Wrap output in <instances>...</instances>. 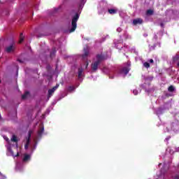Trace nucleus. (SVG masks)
I'll return each mask as SVG.
<instances>
[{
    "mask_svg": "<svg viewBox=\"0 0 179 179\" xmlns=\"http://www.w3.org/2000/svg\"><path fill=\"white\" fill-rule=\"evenodd\" d=\"M78 20H79V13H76L71 20V29H70V33H73V31L76 30Z\"/></svg>",
    "mask_w": 179,
    "mask_h": 179,
    "instance_id": "1",
    "label": "nucleus"
},
{
    "mask_svg": "<svg viewBox=\"0 0 179 179\" xmlns=\"http://www.w3.org/2000/svg\"><path fill=\"white\" fill-rule=\"evenodd\" d=\"M96 62L101 64V62H103V61H104V59H106V56H104V55H103V53L101 54H98L96 56Z\"/></svg>",
    "mask_w": 179,
    "mask_h": 179,
    "instance_id": "2",
    "label": "nucleus"
},
{
    "mask_svg": "<svg viewBox=\"0 0 179 179\" xmlns=\"http://www.w3.org/2000/svg\"><path fill=\"white\" fill-rule=\"evenodd\" d=\"M15 50H16V47L15 46V45L11 44L6 48V52H8V54H10V52H14Z\"/></svg>",
    "mask_w": 179,
    "mask_h": 179,
    "instance_id": "3",
    "label": "nucleus"
},
{
    "mask_svg": "<svg viewBox=\"0 0 179 179\" xmlns=\"http://www.w3.org/2000/svg\"><path fill=\"white\" fill-rule=\"evenodd\" d=\"M100 65V63L98 62L95 61L94 63L92 64L91 68L93 71V72H96L97 69H99V66Z\"/></svg>",
    "mask_w": 179,
    "mask_h": 179,
    "instance_id": "4",
    "label": "nucleus"
},
{
    "mask_svg": "<svg viewBox=\"0 0 179 179\" xmlns=\"http://www.w3.org/2000/svg\"><path fill=\"white\" fill-rule=\"evenodd\" d=\"M83 52H84V54L82 55L83 59H86V58H87V57H89V54H90L89 48H87V47L84 48Z\"/></svg>",
    "mask_w": 179,
    "mask_h": 179,
    "instance_id": "5",
    "label": "nucleus"
},
{
    "mask_svg": "<svg viewBox=\"0 0 179 179\" xmlns=\"http://www.w3.org/2000/svg\"><path fill=\"white\" fill-rule=\"evenodd\" d=\"M30 138H31V132L29 131L28 133V138H27V143L24 145V149L27 150V149L29 148V145H30Z\"/></svg>",
    "mask_w": 179,
    "mask_h": 179,
    "instance_id": "6",
    "label": "nucleus"
},
{
    "mask_svg": "<svg viewBox=\"0 0 179 179\" xmlns=\"http://www.w3.org/2000/svg\"><path fill=\"white\" fill-rule=\"evenodd\" d=\"M143 23V20L141 18H138L133 20V24L136 26V24H142Z\"/></svg>",
    "mask_w": 179,
    "mask_h": 179,
    "instance_id": "7",
    "label": "nucleus"
},
{
    "mask_svg": "<svg viewBox=\"0 0 179 179\" xmlns=\"http://www.w3.org/2000/svg\"><path fill=\"white\" fill-rule=\"evenodd\" d=\"M54 92H55V90H54L53 88L48 90V98L50 99V97H51V96H52V94L54 93Z\"/></svg>",
    "mask_w": 179,
    "mask_h": 179,
    "instance_id": "8",
    "label": "nucleus"
},
{
    "mask_svg": "<svg viewBox=\"0 0 179 179\" xmlns=\"http://www.w3.org/2000/svg\"><path fill=\"white\" fill-rule=\"evenodd\" d=\"M44 133V127H42L39 129L38 131V136H42L43 134Z\"/></svg>",
    "mask_w": 179,
    "mask_h": 179,
    "instance_id": "9",
    "label": "nucleus"
},
{
    "mask_svg": "<svg viewBox=\"0 0 179 179\" xmlns=\"http://www.w3.org/2000/svg\"><path fill=\"white\" fill-rule=\"evenodd\" d=\"M122 72H123L124 75H128V73H129V69H128L127 67H124L122 70Z\"/></svg>",
    "mask_w": 179,
    "mask_h": 179,
    "instance_id": "10",
    "label": "nucleus"
},
{
    "mask_svg": "<svg viewBox=\"0 0 179 179\" xmlns=\"http://www.w3.org/2000/svg\"><path fill=\"white\" fill-rule=\"evenodd\" d=\"M82 75H83V69L82 67L78 68V78H82Z\"/></svg>",
    "mask_w": 179,
    "mask_h": 179,
    "instance_id": "11",
    "label": "nucleus"
},
{
    "mask_svg": "<svg viewBox=\"0 0 179 179\" xmlns=\"http://www.w3.org/2000/svg\"><path fill=\"white\" fill-rule=\"evenodd\" d=\"M57 53V50L55 48H53L50 52V58H54L55 57V54Z\"/></svg>",
    "mask_w": 179,
    "mask_h": 179,
    "instance_id": "12",
    "label": "nucleus"
},
{
    "mask_svg": "<svg viewBox=\"0 0 179 179\" xmlns=\"http://www.w3.org/2000/svg\"><path fill=\"white\" fill-rule=\"evenodd\" d=\"M108 13L110 15H115V13H117V10L116 9H113V8H110V9H108Z\"/></svg>",
    "mask_w": 179,
    "mask_h": 179,
    "instance_id": "13",
    "label": "nucleus"
},
{
    "mask_svg": "<svg viewBox=\"0 0 179 179\" xmlns=\"http://www.w3.org/2000/svg\"><path fill=\"white\" fill-rule=\"evenodd\" d=\"M153 13H154V11L152 9L147 10V11H146V15L148 16H152V15H153Z\"/></svg>",
    "mask_w": 179,
    "mask_h": 179,
    "instance_id": "14",
    "label": "nucleus"
},
{
    "mask_svg": "<svg viewBox=\"0 0 179 179\" xmlns=\"http://www.w3.org/2000/svg\"><path fill=\"white\" fill-rule=\"evenodd\" d=\"M29 94H30V92H26L22 96V100H24V99H27V96H28Z\"/></svg>",
    "mask_w": 179,
    "mask_h": 179,
    "instance_id": "15",
    "label": "nucleus"
},
{
    "mask_svg": "<svg viewBox=\"0 0 179 179\" xmlns=\"http://www.w3.org/2000/svg\"><path fill=\"white\" fill-rule=\"evenodd\" d=\"M28 160H30V155H25L23 158V162H27Z\"/></svg>",
    "mask_w": 179,
    "mask_h": 179,
    "instance_id": "16",
    "label": "nucleus"
},
{
    "mask_svg": "<svg viewBox=\"0 0 179 179\" xmlns=\"http://www.w3.org/2000/svg\"><path fill=\"white\" fill-rule=\"evenodd\" d=\"M173 62H177V61L179 60V55H178V54H176V55L173 57Z\"/></svg>",
    "mask_w": 179,
    "mask_h": 179,
    "instance_id": "17",
    "label": "nucleus"
},
{
    "mask_svg": "<svg viewBox=\"0 0 179 179\" xmlns=\"http://www.w3.org/2000/svg\"><path fill=\"white\" fill-rule=\"evenodd\" d=\"M169 92H173L174 90H176V88H174V86L170 85L168 88Z\"/></svg>",
    "mask_w": 179,
    "mask_h": 179,
    "instance_id": "18",
    "label": "nucleus"
},
{
    "mask_svg": "<svg viewBox=\"0 0 179 179\" xmlns=\"http://www.w3.org/2000/svg\"><path fill=\"white\" fill-rule=\"evenodd\" d=\"M23 40H24V37L23 36V34H20V43H23Z\"/></svg>",
    "mask_w": 179,
    "mask_h": 179,
    "instance_id": "19",
    "label": "nucleus"
},
{
    "mask_svg": "<svg viewBox=\"0 0 179 179\" xmlns=\"http://www.w3.org/2000/svg\"><path fill=\"white\" fill-rule=\"evenodd\" d=\"M12 142H17V137L15 135H13V137L11 138Z\"/></svg>",
    "mask_w": 179,
    "mask_h": 179,
    "instance_id": "20",
    "label": "nucleus"
},
{
    "mask_svg": "<svg viewBox=\"0 0 179 179\" xmlns=\"http://www.w3.org/2000/svg\"><path fill=\"white\" fill-rule=\"evenodd\" d=\"M143 66H145V68H150V64H149V62H144L143 63Z\"/></svg>",
    "mask_w": 179,
    "mask_h": 179,
    "instance_id": "21",
    "label": "nucleus"
},
{
    "mask_svg": "<svg viewBox=\"0 0 179 179\" xmlns=\"http://www.w3.org/2000/svg\"><path fill=\"white\" fill-rule=\"evenodd\" d=\"M75 90V87L69 86L68 88V92H73Z\"/></svg>",
    "mask_w": 179,
    "mask_h": 179,
    "instance_id": "22",
    "label": "nucleus"
},
{
    "mask_svg": "<svg viewBox=\"0 0 179 179\" xmlns=\"http://www.w3.org/2000/svg\"><path fill=\"white\" fill-rule=\"evenodd\" d=\"M57 87H59V85L57 84L56 86L53 87L52 89L55 91Z\"/></svg>",
    "mask_w": 179,
    "mask_h": 179,
    "instance_id": "23",
    "label": "nucleus"
},
{
    "mask_svg": "<svg viewBox=\"0 0 179 179\" xmlns=\"http://www.w3.org/2000/svg\"><path fill=\"white\" fill-rule=\"evenodd\" d=\"M57 87H59V85L57 84L56 86L53 87L52 89L55 91Z\"/></svg>",
    "mask_w": 179,
    "mask_h": 179,
    "instance_id": "24",
    "label": "nucleus"
},
{
    "mask_svg": "<svg viewBox=\"0 0 179 179\" xmlns=\"http://www.w3.org/2000/svg\"><path fill=\"white\" fill-rule=\"evenodd\" d=\"M133 93H134V94H135V96H136V95L138 94V90H134L133 91Z\"/></svg>",
    "mask_w": 179,
    "mask_h": 179,
    "instance_id": "25",
    "label": "nucleus"
},
{
    "mask_svg": "<svg viewBox=\"0 0 179 179\" xmlns=\"http://www.w3.org/2000/svg\"><path fill=\"white\" fill-rule=\"evenodd\" d=\"M149 62H150V64H153L155 62L153 61L152 59H150V61H149Z\"/></svg>",
    "mask_w": 179,
    "mask_h": 179,
    "instance_id": "26",
    "label": "nucleus"
},
{
    "mask_svg": "<svg viewBox=\"0 0 179 179\" xmlns=\"http://www.w3.org/2000/svg\"><path fill=\"white\" fill-rule=\"evenodd\" d=\"M4 139L6 142H9V138L8 137H4Z\"/></svg>",
    "mask_w": 179,
    "mask_h": 179,
    "instance_id": "27",
    "label": "nucleus"
},
{
    "mask_svg": "<svg viewBox=\"0 0 179 179\" xmlns=\"http://www.w3.org/2000/svg\"><path fill=\"white\" fill-rule=\"evenodd\" d=\"M173 179H179V175H176Z\"/></svg>",
    "mask_w": 179,
    "mask_h": 179,
    "instance_id": "28",
    "label": "nucleus"
},
{
    "mask_svg": "<svg viewBox=\"0 0 179 179\" xmlns=\"http://www.w3.org/2000/svg\"><path fill=\"white\" fill-rule=\"evenodd\" d=\"M43 36H44V34L38 35L37 37L38 38H40V37H43Z\"/></svg>",
    "mask_w": 179,
    "mask_h": 179,
    "instance_id": "29",
    "label": "nucleus"
},
{
    "mask_svg": "<svg viewBox=\"0 0 179 179\" xmlns=\"http://www.w3.org/2000/svg\"><path fill=\"white\" fill-rule=\"evenodd\" d=\"M89 66V62H86L85 68H87Z\"/></svg>",
    "mask_w": 179,
    "mask_h": 179,
    "instance_id": "30",
    "label": "nucleus"
},
{
    "mask_svg": "<svg viewBox=\"0 0 179 179\" xmlns=\"http://www.w3.org/2000/svg\"><path fill=\"white\" fill-rule=\"evenodd\" d=\"M177 66H178V68H179V62L177 64Z\"/></svg>",
    "mask_w": 179,
    "mask_h": 179,
    "instance_id": "31",
    "label": "nucleus"
},
{
    "mask_svg": "<svg viewBox=\"0 0 179 179\" xmlns=\"http://www.w3.org/2000/svg\"><path fill=\"white\" fill-rule=\"evenodd\" d=\"M18 62H22V60H20V59H18Z\"/></svg>",
    "mask_w": 179,
    "mask_h": 179,
    "instance_id": "32",
    "label": "nucleus"
},
{
    "mask_svg": "<svg viewBox=\"0 0 179 179\" xmlns=\"http://www.w3.org/2000/svg\"><path fill=\"white\" fill-rule=\"evenodd\" d=\"M16 156H19V153H17Z\"/></svg>",
    "mask_w": 179,
    "mask_h": 179,
    "instance_id": "33",
    "label": "nucleus"
},
{
    "mask_svg": "<svg viewBox=\"0 0 179 179\" xmlns=\"http://www.w3.org/2000/svg\"><path fill=\"white\" fill-rule=\"evenodd\" d=\"M2 81L0 80V83H1Z\"/></svg>",
    "mask_w": 179,
    "mask_h": 179,
    "instance_id": "34",
    "label": "nucleus"
},
{
    "mask_svg": "<svg viewBox=\"0 0 179 179\" xmlns=\"http://www.w3.org/2000/svg\"><path fill=\"white\" fill-rule=\"evenodd\" d=\"M0 174H1V172H0Z\"/></svg>",
    "mask_w": 179,
    "mask_h": 179,
    "instance_id": "35",
    "label": "nucleus"
}]
</instances>
